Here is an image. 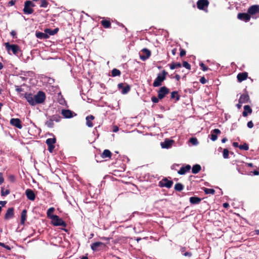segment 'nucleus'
<instances>
[{
    "label": "nucleus",
    "mask_w": 259,
    "mask_h": 259,
    "mask_svg": "<svg viewBox=\"0 0 259 259\" xmlns=\"http://www.w3.org/2000/svg\"><path fill=\"white\" fill-rule=\"evenodd\" d=\"M180 99V95H179L178 91H173L171 93L170 99H175V102L178 101Z\"/></svg>",
    "instance_id": "27"
},
{
    "label": "nucleus",
    "mask_w": 259,
    "mask_h": 259,
    "mask_svg": "<svg viewBox=\"0 0 259 259\" xmlns=\"http://www.w3.org/2000/svg\"><path fill=\"white\" fill-rule=\"evenodd\" d=\"M186 52L184 49L180 48V56L181 57L184 56L186 55Z\"/></svg>",
    "instance_id": "48"
},
{
    "label": "nucleus",
    "mask_w": 259,
    "mask_h": 259,
    "mask_svg": "<svg viewBox=\"0 0 259 259\" xmlns=\"http://www.w3.org/2000/svg\"><path fill=\"white\" fill-rule=\"evenodd\" d=\"M95 119V117L90 115L86 117V124L88 127H92L93 126L92 121Z\"/></svg>",
    "instance_id": "22"
},
{
    "label": "nucleus",
    "mask_w": 259,
    "mask_h": 259,
    "mask_svg": "<svg viewBox=\"0 0 259 259\" xmlns=\"http://www.w3.org/2000/svg\"><path fill=\"white\" fill-rule=\"evenodd\" d=\"M234 147H239V145L237 142H233L232 144Z\"/></svg>",
    "instance_id": "63"
},
{
    "label": "nucleus",
    "mask_w": 259,
    "mask_h": 259,
    "mask_svg": "<svg viewBox=\"0 0 259 259\" xmlns=\"http://www.w3.org/2000/svg\"><path fill=\"white\" fill-rule=\"evenodd\" d=\"M118 88L119 90H121V93L123 94H125L130 91L131 87L128 84L124 85V83H120L118 84Z\"/></svg>",
    "instance_id": "12"
},
{
    "label": "nucleus",
    "mask_w": 259,
    "mask_h": 259,
    "mask_svg": "<svg viewBox=\"0 0 259 259\" xmlns=\"http://www.w3.org/2000/svg\"><path fill=\"white\" fill-rule=\"evenodd\" d=\"M200 82L202 84H205V83H206L207 80L205 79V78L204 76H203V77H201V78L200 79Z\"/></svg>",
    "instance_id": "50"
},
{
    "label": "nucleus",
    "mask_w": 259,
    "mask_h": 259,
    "mask_svg": "<svg viewBox=\"0 0 259 259\" xmlns=\"http://www.w3.org/2000/svg\"><path fill=\"white\" fill-rule=\"evenodd\" d=\"M229 151L228 149H224L223 151V156L225 159L229 158Z\"/></svg>",
    "instance_id": "43"
},
{
    "label": "nucleus",
    "mask_w": 259,
    "mask_h": 259,
    "mask_svg": "<svg viewBox=\"0 0 259 259\" xmlns=\"http://www.w3.org/2000/svg\"><path fill=\"white\" fill-rule=\"evenodd\" d=\"M237 18L241 20L244 21L245 22H248L250 19V16L248 13H238Z\"/></svg>",
    "instance_id": "13"
},
{
    "label": "nucleus",
    "mask_w": 259,
    "mask_h": 259,
    "mask_svg": "<svg viewBox=\"0 0 259 259\" xmlns=\"http://www.w3.org/2000/svg\"><path fill=\"white\" fill-rule=\"evenodd\" d=\"M25 194L28 199L31 201H34L35 200V194L31 189H26L25 191Z\"/></svg>",
    "instance_id": "15"
},
{
    "label": "nucleus",
    "mask_w": 259,
    "mask_h": 259,
    "mask_svg": "<svg viewBox=\"0 0 259 259\" xmlns=\"http://www.w3.org/2000/svg\"><path fill=\"white\" fill-rule=\"evenodd\" d=\"M35 4L30 1H26L24 3V7L23 12L25 14H31L33 12V10L31 7H34Z\"/></svg>",
    "instance_id": "3"
},
{
    "label": "nucleus",
    "mask_w": 259,
    "mask_h": 259,
    "mask_svg": "<svg viewBox=\"0 0 259 259\" xmlns=\"http://www.w3.org/2000/svg\"><path fill=\"white\" fill-rule=\"evenodd\" d=\"M121 75V72L119 70L114 68L111 71V76L112 77L119 76Z\"/></svg>",
    "instance_id": "33"
},
{
    "label": "nucleus",
    "mask_w": 259,
    "mask_h": 259,
    "mask_svg": "<svg viewBox=\"0 0 259 259\" xmlns=\"http://www.w3.org/2000/svg\"><path fill=\"white\" fill-rule=\"evenodd\" d=\"M16 1L15 0H11L9 2V6H13L15 4Z\"/></svg>",
    "instance_id": "58"
},
{
    "label": "nucleus",
    "mask_w": 259,
    "mask_h": 259,
    "mask_svg": "<svg viewBox=\"0 0 259 259\" xmlns=\"http://www.w3.org/2000/svg\"><path fill=\"white\" fill-rule=\"evenodd\" d=\"M184 189V186L181 183H177L175 186V189L178 191H181Z\"/></svg>",
    "instance_id": "39"
},
{
    "label": "nucleus",
    "mask_w": 259,
    "mask_h": 259,
    "mask_svg": "<svg viewBox=\"0 0 259 259\" xmlns=\"http://www.w3.org/2000/svg\"><path fill=\"white\" fill-rule=\"evenodd\" d=\"M183 255L185 256L190 257L192 255V253L190 252H185V253H183Z\"/></svg>",
    "instance_id": "54"
},
{
    "label": "nucleus",
    "mask_w": 259,
    "mask_h": 259,
    "mask_svg": "<svg viewBox=\"0 0 259 259\" xmlns=\"http://www.w3.org/2000/svg\"><path fill=\"white\" fill-rule=\"evenodd\" d=\"M4 182L3 173L0 172V184H2Z\"/></svg>",
    "instance_id": "52"
},
{
    "label": "nucleus",
    "mask_w": 259,
    "mask_h": 259,
    "mask_svg": "<svg viewBox=\"0 0 259 259\" xmlns=\"http://www.w3.org/2000/svg\"><path fill=\"white\" fill-rule=\"evenodd\" d=\"M7 201H0V206H4L6 203H7Z\"/></svg>",
    "instance_id": "59"
},
{
    "label": "nucleus",
    "mask_w": 259,
    "mask_h": 259,
    "mask_svg": "<svg viewBox=\"0 0 259 259\" xmlns=\"http://www.w3.org/2000/svg\"><path fill=\"white\" fill-rule=\"evenodd\" d=\"M47 216L51 220V223L54 226L66 227L65 222L58 215L54 214L53 211H47Z\"/></svg>",
    "instance_id": "1"
},
{
    "label": "nucleus",
    "mask_w": 259,
    "mask_h": 259,
    "mask_svg": "<svg viewBox=\"0 0 259 259\" xmlns=\"http://www.w3.org/2000/svg\"><path fill=\"white\" fill-rule=\"evenodd\" d=\"M201 198L196 196H193L190 198V202L191 203L194 204L199 203L201 201Z\"/></svg>",
    "instance_id": "31"
},
{
    "label": "nucleus",
    "mask_w": 259,
    "mask_h": 259,
    "mask_svg": "<svg viewBox=\"0 0 259 259\" xmlns=\"http://www.w3.org/2000/svg\"><path fill=\"white\" fill-rule=\"evenodd\" d=\"M249 100V97L248 94H242L241 95L239 99V102L240 103H247Z\"/></svg>",
    "instance_id": "23"
},
{
    "label": "nucleus",
    "mask_w": 259,
    "mask_h": 259,
    "mask_svg": "<svg viewBox=\"0 0 259 259\" xmlns=\"http://www.w3.org/2000/svg\"><path fill=\"white\" fill-rule=\"evenodd\" d=\"M118 130H119V128L117 126L114 125L113 126L112 131L113 132H117V131H118Z\"/></svg>",
    "instance_id": "55"
},
{
    "label": "nucleus",
    "mask_w": 259,
    "mask_h": 259,
    "mask_svg": "<svg viewBox=\"0 0 259 259\" xmlns=\"http://www.w3.org/2000/svg\"><path fill=\"white\" fill-rule=\"evenodd\" d=\"M159 99L158 98V97H156L155 96H153L151 98L152 101L154 103H157L159 102Z\"/></svg>",
    "instance_id": "47"
},
{
    "label": "nucleus",
    "mask_w": 259,
    "mask_h": 259,
    "mask_svg": "<svg viewBox=\"0 0 259 259\" xmlns=\"http://www.w3.org/2000/svg\"><path fill=\"white\" fill-rule=\"evenodd\" d=\"M168 73L163 70L162 71L161 74H158L156 79L153 83V86L154 87H158L162 84V82L166 79V76Z\"/></svg>",
    "instance_id": "2"
},
{
    "label": "nucleus",
    "mask_w": 259,
    "mask_h": 259,
    "mask_svg": "<svg viewBox=\"0 0 259 259\" xmlns=\"http://www.w3.org/2000/svg\"><path fill=\"white\" fill-rule=\"evenodd\" d=\"M221 134V131L219 129H218V128L214 129L213 130H212L211 131V134L210 135V136H211L210 139L212 141H215V140H217V139L218 138L217 134Z\"/></svg>",
    "instance_id": "20"
},
{
    "label": "nucleus",
    "mask_w": 259,
    "mask_h": 259,
    "mask_svg": "<svg viewBox=\"0 0 259 259\" xmlns=\"http://www.w3.org/2000/svg\"><path fill=\"white\" fill-rule=\"evenodd\" d=\"M239 148L240 150L247 151L249 149V146L247 143H245L243 145H239Z\"/></svg>",
    "instance_id": "41"
},
{
    "label": "nucleus",
    "mask_w": 259,
    "mask_h": 259,
    "mask_svg": "<svg viewBox=\"0 0 259 259\" xmlns=\"http://www.w3.org/2000/svg\"><path fill=\"white\" fill-rule=\"evenodd\" d=\"M248 73L246 72L239 73L237 76V80L239 82L243 81L247 79Z\"/></svg>",
    "instance_id": "18"
},
{
    "label": "nucleus",
    "mask_w": 259,
    "mask_h": 259,
    "mask_svg": "<svg viewBox=\"0 0 259 259\" xmlns=\"http://www.w3.org/2000/svg\"><path fill=\"white\" fill-rule=\"evenodd\" d=\"M201 169V167L199 164H196L194 165L192 168V172L194 174H198Z\"/></svg>",
    "instance_id": "29"
},
{
    "label": "nucleus",
    "mask_w": 259,
    "mask_h": 259,
    "mask_svg": "<svg viewBox=\"0 0 259 259\" xmlns=\"http://www.w3.org/2000/svg\"><path fill=\"white\" fill-rule=\"evenodd\" d=\"M209 5L208 0H198L197 2V7L198 9L203 10L207 8Z\"/></svg>",
    "instance_id": "10"
},
{
    "label": "nucleus",
    "mask_w": 259,
    "mask_h": 259,
    "mask_svg": "<svg viewBox=\"0 0 259 259\" xmlns=\"http://www.w3.org/2000/svg\"><path fill=\"white\" fill-rule=\"evenodd\" d=\"M252 109L249 105H245L244 106V111L242 113V115L244 117H246L248 115V114H251L252 113Z\"/></svg>",
    "instance_id": "24"
},
{
    "label": "nucleus",
    "mask_w": 259,
    "mask_h": 259,
    "mask_svg": "<svg viewBox=\"0 0 259 259\" xmlns=\"http://www.w3.org/2000/svg\"><path fill=\"white\" fill-rule=\"evenodd\" d=\"M151 55V51L146 48L143 49L140 53V58L142 61L148 59Z\"/></svg>",
    "instance_id": "7"
},
{
    "label": "nucleus",
    "mask_w": 259,
    "mask_h": 259,
    "mask_svg": "<svg viewBox=\"0 0 259 259\" xmlns=\"http://www.w3.org/2000/svg\"><path fill=\"white\" fill-rule=\"evenodd\" d=\"M242 104V103H240L238 102V103L236 105V106H237V107L238 109H240V108H241Z\"/></svg>",
    "instance_id": "64"
},
{
    "label": "nucleus",
    "mask_w": 259,
    "mask_h": 259,
    "mask_svg": "<svg viewBox=\"0 0 259 259\" xmlns=\"http://www.w3.org/2000/svg\"><path fill=\"white\" fill-rule=\"evenodd\" d=\"M61 113L65 118H69L73 117V112L69 109H62Z\"/></svg>",
    "instance_id": "17"
},
{
    "label": "nucleus",
    "mask_w": 259,
    "mask_h": 259,
    "mask_svg": "<svg viewBox=\"0 0 259 259\" xmlns=\"http://www.w3.org/2000/svg\"><path fill=\"white\" fill-rule=\"evenodd\" d=\"M173 182L172 181L168 180L166 178H164L158 183V186L160 187H166L167 188H170L172 187Z\"/></svg>",
    "instance_id": "6"
},
{
    "label": "nucleus",
    "mask_w": 259,
    "mask_h": 259,
    "mask_svg": "<svg viewBox=\"0 0 259 259\" xmlns=\"http://www.w3.org/2000/svg\"><path fill=\"white\" fill-rule=\"evenodd\" d=\"M46 98L45 93L42 91H39L36 95L34 96L35 105L42 103L45 101Z\"/></svg>",
    "instance_id": "4"
},
{
    "label": "nucleus",
    "mask_w": 259,
    "mask_h": 259,
    "mask_svg": "<svg viewBox=\"0 0 259 259\" xmlns=\"http://www.w3.org/2000/svg\"><path fill=\"white\" fill-rule=\"evenodd\" d=\"M26 212L27 211H22L21 215V224L24 225L26 220Z\"/></svg>",
    "instance_id": "37"
},
{
    "label": "nucleus",
    "mask_w": 259,
    "mask_h": 259,
    "mask_svg": "<svg viewBox=\"0 0 259 259\" xmlns=\"http://www.w3.org/2000/svg\"><path fill=\"white\" fill-rule=\"evenodd\" d=\"M56 142V138L54 137L53 138H49L46 140V144L48 146V150L50 152L52 153L54 150L55 146L54 144Z\"/></svg>",
    "instance_id": "9"
},
{
    "label": "nucleus",
    "mask_w": 259,
    "mask_h": 259,
    "mask_svg": "<svg viewBox=\"0 0 259 259\" xmlns=\"http://www.w3.org/2000/svg\"><path fill=\"white\" fill-rule=\"evenodd\" d=\"M229 206V203H228L227 202L223 203V207L225 208H227Z\"/></svg>",
    "instance_id": "62"
},
{
    "label": "nucleus",
    "mask_w": 259,
    "mask_h": 259,
    "mask_svg": "<svg viewBox=\"0 0 259 259\" xmlns=\"http://www.w3.org/2000/svg\"><path fill=\"white\" fill-rule=\"evenodd\" d=\"M59 31V28H55L53 30H52L51 29L47 28L45 30V32L47 33L48 34H49L50 35H53L55 34H56Z\"/></svg>",
    "instance_id": "30"
},
{
    "label": "nucleus",
    "mask_w": 259,
    "mask_h": 259,
    "mask_svg": "<svg viewBox=\"0 0 259 259\" xmlns=\"http://www.w3.org/2000/svg\"><path fill=\"white\" fill-rule=\"evenodd\" d=\"M177 48H174L172 50H171V53L174 56L176 55V54L177 53Z\"/></svg>",
    "instance_id": "60"
},
{
    "label": "nucleus",
    "mask_w": 259,
    "mask_h": 259,
    "mask_svg": "<svg viewBox=\"0 0 259 259\" xmlns=\"http://www.w3.org/2000/svg\"><path fill=\"white\" fill-rule=\"evenodd\" d=\"M203 190L206 194H214L215 193V190L213 189L204 188Z\"/></svg>",
    "instance_id": "40"
},
{
    "label": "nucleus",
    "mask_w": 259,
    "mask_h": 259,
    "mask_svg": "<svg viewBox=\"0 0 259 259\" xmlns=\"http://www.w3.org/2000/svg\"><path fill=\"white\" fill-rule=\"evenodd\" d=\"M91 247L93 250H97V242H94L92 245Z\"/></svg>",
    "instance_id": "49"
},
{
    "label": "nucleus",
    "mask_w": 259,
    "mask_h": 259,
    "mask_svg": "<svg viewBox=\"0 0 259 259\" xmlns=\"http://www.w3.org/2000/svg\"><path fill=\"white\" fill-rule=\"evenodd\" d=\"M49 118H51L53 120V121H56L57 122H59L61 119V117L58 114L53 115L50 116Z\"/></svg>",
    "instance_id": "36"
},
{
    "label": "nucleus",
    "mask_w": 259,
    "mask_h": 259,
    "mask_svg": "<svg viewBox=\"0 0 259 259\" xmlns=\"http://www.w3.org/2000/svg\"><path fill=\"white\" fill-rule=\"evenodd\" d=\"M174 141L172 140L166 139L163 142L161 143V146L163 148H169L171 147Z\"/></svg>",
    "instance_id": "19"
},
{
    "label": "nucleus",
    "mask_w": 259,
    "mask_h": 259,
    "mask_svg": "<svg viewBox=\"0 0 259 259\" xmlns=\"http://www.w3.org/2000/svg\"><path fill=\"white\" fill-rule=\"evenodd\" d=\"M174 77L177 81H179L181 78L179 74H176Z\"/></svg>",
    "instance_id": "61"
},
{
    "label": "nucleus",
    "mask_w": 259,
    "mask_h": 259,
    "mask_svg": "<svg viewBox=\"0 0 259 259\" xmlns=\"http://www.w3.org/2000/svg\"><path fill=\"white\" fill-rule=\"evenodd\" d=\"M169 93V90L165 86L160 88L158 92V97L160 100L164 98Z\"/></svg>",
    "instance_id": "8"
},
{
    "label": "nucleus",
    "mask_w": 259,
    "mask_h": 259,
    "mask_svg": "<svg viewBox=\"0 0 259 259\" xmlns=\"http://www.w3.org/2000/svg\"><path fill=\"white\" fill-rule=\"evenodd\" d=\"M24 97L30 105H35L34 96L32 94L25 93Z\"/></svg>",
    "instance_id": "16"
},
{
    "label": "nucleus",
    "mask_w": 259,
    "mask_h": 259,
    "mask_svg": "<svg viewBox=\"0 0 259 259\" xmlns=\"http://www.w3.org/2000/svg\"><path fill=\"white\" fill-rule=\"evenodd\" d=\"M5 46L8 52L11 51L14 55H17L20 51V47L17 45H11L9 42H6Z\"/></svg>",
    "instance_id": "5"
},
{
    "label": "nucleus",
    "mask_w": 259,
    "mask_h": 259,
    "mask_svg": "<svg viewBox=\"0 0 259 259\" xmlns=\"http://www.w3.org/2000/svg\"><path fill=\"white\" fill-rule=\"evenodd\" d=\"M170 69L171 70L175 69L176 68H181L182 67V64L180 62H176L172 63L170 64H169Z\"/></svg>",
    "instance_id": "32"
},
{
    "label": "nucleus",
    "mask_w": 259,
    "mask_h": 259,
    "mask_svg": "<svg viewBox=\"0 0 259 259\" xmlns=\"http://www.w3.org/2000/svg\"><path fill=\"white\" fill-rule=\"evenodd\" d=\"M14 215V211H7L5 214V219L8 220L11 219Z\"/></svg>",
    "instance_id": "42"
},
{
    "label": "nucleus",
    "mask_w": 259,
    "mask_h": 259,
    "mask_svg": "<svg viewBox=\"0 0 259 259\" xmlns=\"http://www.w3.org/2000/svg\"><path fill=\"white\" fill-rule=\"evenodd\" d=\"M101 23L105 28H109L111 27V22L109 20L103 19L101 21Z\"/></svg>",
    "instance_id": "26"
},
{
    "label": "nucleus",
    "mask_w": 259,
    "mask_h": 259,
    "mask_svg": "<svg viewBox=\"0 0 259 259\" xmlns=\"http://www.w3.org/2000/svg\"><path fill=\"white\" fill-rule=\"evenodd\" d=\"M10 34L13 37H15L17 33L15 30H12Z\"/></svg>",
    "instance_id": "57"
},
{
    "label": "nucleus",
    "mask_w": 259,
    "mask_h": 259,
    "mask_svg": "<svg viewBox=\"0 0 259 259\" xmlns=\"http://www.w3.org/2000/svg\"><path fill=\"white\" fill-rule=\"evenodd\" d=\"M10 124L19 129H21L22 128V125L21 124V121L19 118H12L10 121Z\"/></svg>",
    "instance_id": "11"
},
{
    "label": "nucleus",
    "mask_w": 259,
    "mask_h": 259,
    "mask_svg": "<svg viewBox=\"0 0 259 259\" xmlns=\"http://www.w3.org/2000/svg\"><path fill=\"white\" fill-rule=\"evenodd\" d=\"M35 35L37 38L39 39H46L49 37V35L47 33L41 32H36Z\"/></svg>",
    "instance_id": "25"
},
{
    "label": "nucleus",
    "mask_w": 259,
    "mask_h": 259,
    "mask_svg": "<svg viewBox=\"0 0 259 259\" xmlns=\"http://www.w3.org/2000/svg\"><path fill=\"white\" fill-rule=\"evenodd\" d=\"M191 168V166L187 164L185 166H182L178 172L181 175H185L187 171L190 170Z\"/></svg>",
    "instance_id": "21"
},
{
    "label": "nucleus",
    "mask_w": 259,
    "mask_h": 259,
    "mask_svg": "<svg viewBox=\"0 0 259 259\" xmlns=\"http://www.w3.org/2000/svg\"><path fill=\"white\" fill-rule=\"evenodd\" d=\"M10 193V191L9 189H5L2 187L1 188V195L2 196H6Z\"/></svg>",
    "instance_id": "35"
},
{
    "label": "nucleus",
    "mask_w": 259,
    "mask_h": 259,
    "mask_svg": "<svg viewBox=\"0 0 259 259\" xmlns=\"http://www.w3.org/2000/svg\"><path fill=\"white\" fill-rule=\"evenodd\" d=\"M247 13L250 15H254L259 13V5H253L250 7L248 10Z\"/></svg>",
    "instance_id": "14"
},
{
    "label": "nucleus",
    "mask_w": 259,
    "mask_h": 259,
    "mask_svg": "<svg viewBox=\"0 0 259 259\" xmlns=\"http://www.w3.org/2000/svg\"><path fill=\"white\" fill-rule=\"evenodd\" d=\"M45 124L49 128H53L54 126V121L50 118L46 122Z\"/></svg>",
    "instance_id": "38"
},
{
    "label": "nucleus",
    "mask_w": 259,
    "mask_h": 259,
    "mask_svg": "<svg viewBox=\"0 0 259 259\" xmlns=\"http://www.w3.org/2000/svg\"><path fill=\"white\" fill-rule=\"evenodd\" d=\"M200 66L203 71H206L208 69V67H206L203 63H200Z\"/></svg>",
    "instance_id": "46"
},
{
    "label": "nucleus",
    "mask_w": 259,
    "mask_h": 259,
    "mask_svg": "<svg viewBox=\"0 0 259 259\" xmlns=\"http://www.w3.org/2000/svg\"><path fill=\"white\" fill-rule=\"evenodd\" d=\"M247 125V126L250 128L253 127V123L252 121H250L248 122Z\"/></svg>",
    "instance_id": "51"
},
{
    "label": "nucleus",
    "mask_w": 259,
    "mask_h": 259,
    "mask_svg": "<svg viewBox=\"0 0 259 259\" xmlns=\"http://www.w3.org/2000/svg\"><path fill=\"white\" fill-rule=\"evenodd\" d=\"M111 156H112L111 152H110V150H109L108 149H106V150H104L103 152L101 155V157L103 158H111Z\"/></svg>",
    "instance_id": "28"
},
{
    "label": "nucleus",
    "mask_w": 259,
    "mask_h": 259,
    "mask_svg": "<svg viewBox=\"0 0 259 259\" xmlns=\"http://www.w3.org/2000/svg\"><path fill=\"white\" fill-rule=\"evenodd\" d=\"M131 219V217H128L127 218H120V220L121 222H125L128 221Z\"/></svg>",
    "instance_id": "56"
},
{
    "label": "nucleus",
    "mask_w": 259,
    "mask_h": 259,
    "mask_svg": "<svg viewBox=\"0 0 259 259\" xmlns=\"http://www.w3.org/2000/svg\"><path fill=\"white\" fill-rule=\"evenodd\" d=\"M16 91L18 93H20L23 91V89L19 86H16Z\"/></svg>",
    "instance_id": "53"
},
{
    "label": "nucleus",
    "mask_w": 259,
    "mask_h": 259,
    "mask_svg": "<svg viewBox=\"0 0 259 259\" xmlns=\"http://www.w3.org/2000/svg\"><path fill=\"white\" fill-rule=\"evenodd\" d=\"M189 141L194 145H196L198 144V140L196 138H191L190 139Z\"/></svg>",
    "instance_id": "44"
},
{
    "label": "nucleus",
    "mask_w": 259,
    "mask_h": 259,
    "mask_svg": "<svg viewBox=\"0 0 259 259\" xmlns=\"http://www.w3.org/2000/svg\"><path fill=\"white\" fill-rule=\"evenodd\" d=\"M38 2L40 8H47L49 5V3L47 0H39Z\"/></svg>",
    "instance_id": "34"
},
{
    "label": "nucleus",
    "mask_w": 259,
    "mask_h": 259,
    "mask_svg": "<svg viewBox=\"0 0 259 259\" xmlns=\"http://www.w3.org/2000/svg\"><path fill=\"white\" fill-rule=\"evenodd\" d=\"M183 66L188 70H190L191 69L190 64L187 61H184L183 62Z\"/></svg>",
    "instance_id": "45"
}]
</instances>
